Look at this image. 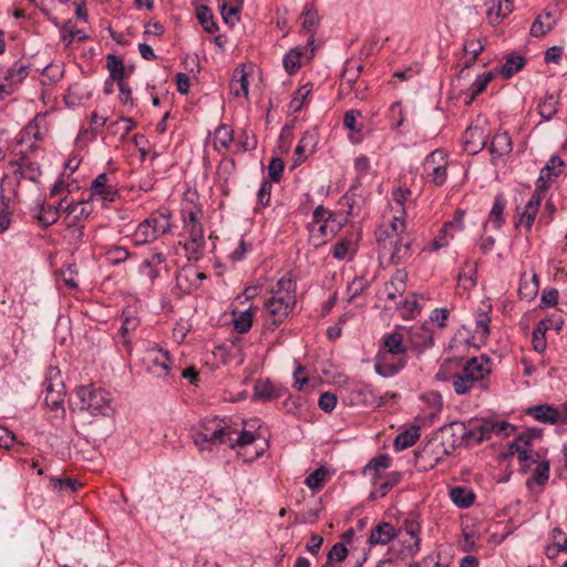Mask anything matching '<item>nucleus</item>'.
Here are the masks:
<instances>
[{"label":"nucleus","instance_id":"obj_1","mask_svg":"<svg viewBox=\"0 0 567 567\" xmlns=\"http://www.w3.org/2000/svg\"><path fill=\"white\" fill-rule=\"evenodd\" d=\"M489 362V359L484 355L480 358L474 357L466 360L458 371L452 372V365L457 362L446 360L441 364L435 378L440 381L451 382L455 393L463 395L468 393L477 384L484 388L482 382L491 373L488 367Z\"/></svg>","mask_w":567,"mask_h":567},{"label":"nucleus","instance_id":"obj_2","mask_svg":"<svg viewBox=\"0 0 567 567\" xmlns=\"http://www.w3.org/2000/svg\"><path fill=\"white\" fill-rule=\"evenodd\" d=\"M409 350L402 333L398 331L385 333L374 358V371L382 378L399 374L406 367Z\"/></svg>","mask_w":567,"mask_h":567},{"label":"nucleus","instance_id":"obj_3","mask_svg":"<svg viewBox=\"0 0 567 567\" xmlns=\"http://www.w3.org/2000/svg\"><path fill=\"white\" fill-rule=\"evenodd\" d=\"M75 394L78 399L75 404L80 412H85L91 416H107L111 414L112 398L106 390L90 384L79 386Z\"/></svg>","mask_w":567,"mask_h":567},{"label":"nucleus","instance_id":"obj_4","mask_svg":"<svg viewBox=\"0 0 567 567\" xmlns=\"http://www.w3.org/2000/svg\"><path fill=\"white\" fill-rule=\"evenodd\" d=\"M230 425L219 417L205 419L200 422L198 429H193V441L199 450L209 449L208 445H226L231 441Z\"/></svg>","mask_w":567,"mask_h":567},{"label":"nucleus","instance_id":"obj_5","mask_svg":"<svg viewBox=\"0 0 567 567\" xmlns=\"http://www.w3.org/2000/svg\"><path fill=\"white\" fill-rule=\"evenodd\" d=\"M17 158L9 162V166L12 168L8 179L12 181L19 186L22 179H29L37 182L41 176V168L37 161V155H29L28 152H17Z\"/></svg>","mask_w":567,"mask_h":567},{"label":"nucleus","instance_id":"obj_6","mask_svg":"<svg viewBox=\"0 0 567 567\" xmlns=\"http://www.w3.org/2000/svg\"><path fill=\"white\" fill-rule=\"evenodd\" d=\"M31 63L27 59L16 61L10 68H0V100L14 93L18 86L28 78Z\"/></svg>","mask_w":567,"mask_h":567},{"label":"nucleus","instance_id":"obj_7","mask_svg":"<svg viewBox=\"0 0 567 567\" xmlns=\"http://www.w3.org/2000/svg\"><path fill=\"white\" fill-rule=\"evenodd\" d=\"M446 153L443 150L431 152L424 159L423 169L429 181L435 186H442L447 179Z\"/></svg>","mask_w":567,"mask_h":567},{"label":"nucleus","instance_id":"obj_8","mask_svg":"<svg viewBox=\"0 0 567 567\" xmlns=\"http://www.w3.org/2000/svg\"><path fill=\"white\" fill-rule=\"evenodd\" d=\"M43 117L38 114L27 126L19 133L17 144L21 146L18 152H28L29 155H37L40 146L38 142L42 141L43 136L40 131V122Z\"/></svg>","mask_w":567,"mask_h":567},{"label":"nucleus","instance_id":"obj_9","mask_svg":"<svg viewBox=\"0 0 567 567\" xmlns=\"http://www.w3.org/2000/svg\"><path fill=\"white\" fill-rule=\"evenodd\" d=\"M296 297H271L265 301V308L270 316L271 322L268 329L272 331L281 324L296 306Z\"/></svg>","mask_w":567,"mask_h":567},{"label":"nucleus","instance_id":"obj_10","mask_svg":"<svg viewBox=\"0 0 567 567\" xmlns=\"http://www.w3.org/2000/svg\"><path fill=\"white\" fill-rule=\"evenodd\" d=\"M184 229L189 235V241L185 245L186 250L197 252L205 244L203 226L198 219L197 212L183 210Z\"/></svg>","mask_w":567,"mask_h":567},{"label":"nucleus","instance_id":"obj_11","mask_svg":"<svg viewBox=\"0 0 567 567\" xmlns=\"http://www.w3.org/2000/svg\"><path fill=\"white\" fill-rule=\"evenodd\" d=\"M91 198H99L104 203H112L118 196L117 189L109 184L105 173L99 174L91 184Z\"/></svg>","mask_w":567,"mask_h":567},{"label":"nucleus","instance_id":"obj_12","mask_svg":"<svg viewBox=\"0 0 567 567\" xmlns=\"http://www.w3.org/2000/svg\"><path fill=\"white\" fill-rule=\"evenodd\" d=\"M148 370L157 372L158 375H166L171 371L172 359L167 350L153 347L146 352Z\"/></svg>","mask_w":567,"mask_h":567},{"label":"nucleus","instance_id":"obj_13","mask_svg":"<svg viewBox=\"0 0 567 567\" xmlns=\"http://www.w3.org/2000/svg\"><path fill=\"white\" fill-rule=\"evenodd\" d=\"M396 538H402L404 536H409L412 543L406 545V555L415 556L420 550V533L421 525L414 519H405L403 525L395 530Z\"/></svg>","mask_w":567,"mask_h":567},{"label":"nucleus","instance_id":"obj_14","mask_svg":"<svg viewBox=\"0 0 567 567\" xmlns=\"http://www.w3.org/2000/svg\"><path fill=\"white\" fill-rule=\"evenodd\" d=\"M302 30L309 34L307 47H312L315 43L316 28L319 24V14L313 3L307 2L300 14Z\"/></svg>","mask_w":567,"mask_h":567},{"label":"nucleus","instance_id":"obj_15","mask_svg":"<svg viewBox=\"0 0 567 567\" xmlns=\"http://www.w3.org/2000/svg\"><path fill=\"white\" fill-rule=\"evenodd\" d=\"M285 389L271 381L258 379L254 383V399L260 401H271L282 396Z\"/></svg>","mask_w":567,"mask_h":567},{"label":"nucleus","instance_id":"obj_16","mask_svg":"<svg viewBox=\"0 0 567 567\" xmlns=\"http://www.w3.org/2000/svg\"><path fill=\"white\" fill-rule=\"evenodd\" d=\"M65 204L66 197L61 199L58 206L45 205L44 203L39 204L37 212L33 214V217L38 219L41 226L49 227L59 219V213L60 210L64 212Z\"/></svg>","mask_w":567,"mask_h":567},{"label":"nucleus","instance_id":"obj_17","mask_svg":"<svg viewBox=\"0 0 567 567\" xmlns=\"http://www.w3.org/2000/svg\"><path fill=\"white\" fill-rule=\"evenodd\" d=\"M463 144L466 152L476 154L481 152L486 144V136L480 126H468L463 134Z\"/></svg>","mask_w":567,"mask_h":567},{"label":"nucleus","instance_id":"obj_18","mask_svg":"<svg viewBox=\"0 0 567 567\" xmlns=\"http://www.w3.org/2000/svg\"><path fill=\"white\" fill-rule=\"evenodd\" d=\"M395 528L388 522L379 523L370 533L368 544L370 547L377 545H388L391 540L396 538Z\"/></svg>","mask_w":567,"mask_h":567},{"label":"nucleus","instance_id":"obj_19","mask_svg":"<svg viewBox=\"0 0 567 567\" xmlns=\"http://www.w3.org/2000/svg\"><path fill=\"white\" fill-rule=\"evenodd\" d=\"M434 344L431 331L424 327H420L411 332L409 349L417 354L426 349L432 348Z\"/></svg>","mask_w":567,"mask_h":567},{"label":"nucleus","instance_id":"obj_20","mask_svg":"<svg viewBox=\"0 0 567 567\" xmlns=\"http://www.w3.org/2000/svg\"><path fill=\"white\" fill-rule=\"evenodd\" d=\"M513 151V142L508 132H497L491 142L489 152L493 158L503 157Z\"/></svg>","mask_w":567,"mask_h":567},{"label":"nucleus","instance_id":"obj_21","mask_svg":"<svg viewBox=\"0 0 567 567\" xmlns=\"http://www.w3.org/2000/svg\"><path fill=\"white\" fill-rule=\"evenodd\" d=\"M171 216L172 213L168 209H159L152 213L150 217L146 218L157 237L171 231Z\"/></svg>","mask_w":567,"mask_h":567},{"label":"nucleus","instance_id":"obj_22","mask_svg":"<svg viewBox=\"0 0 567 567\" xmlns=\"http://www.w3.org/2000/svg\"><path fill=\"white\" fill-rule=\"evenodd\" d=\"M565 167L564 161L559 156H551L545 167L540 171L538 183L547 185L557 178Z\"/></svg>","mask_w":567,"mask_h":567},{"label":"nucleus","instance_id":"obj_23","mask_svg":"<svg viewBox=\"0 0 567 567\" xmlns=\"http://www.w3.org/2000/svg\"><path fill=\"white\" fill-rule=\"evenodd\" d=\"M390 254V261L394 265L402 264L411 257V240L410 238H398L392 245L391 250H385Z\"/></svg>","mask_w":567,"mask_h":567},{"label":"nucleus","instance_id":"obj_24","mask_svg":"<svg viewBox=\"0 0 567 567\" xmlns=\"http://www.w3.org/2000/svg\"><path fill=\"white\" fill-rule=\"evenodd\" d=\"M64 212L68 213L66 220L81 223L92 213V205L89 202L68 203L64 205Z\"/></svg>","mask_w":567,"mask_h":567},{"label":"nucleus","instance_id":"obj_25","mask_svg":"<svg viewBox=\"0 0 567 567\" xmlns=\"http://www.w3.org/2000/svg\"><path fill=\"white\" fill-rule=\"evenodd\" d=\"M420 439V427L415 424L399 433L394 440V451L400 452L413 446Z\"/></svg>","mask_w":567,"mask_h":567},{"label":"nucleus","instance_id":"obj_26","mask_svg":"<svg viewBox=\"0 0 567 567\" xmlns=\"http://www.w3.org/2000/svg\"><path fill=\"white\" fill-rule=\"evenodd\" d=\"M538 292V276L533 272L528 276L524 272L520 277L518 293L522 299L527 301L534 299Z\"/></svg>","mask_w":567,"mask_h":567},{"label":"nucleus","instance_id":"obj_27","mask_svg":"<svg viewBox=\"0 0 567 567\" xmlns=\"http://www.w3.org/2000/svg\"><path fill=\"white\" fill-rule=\"evenodd\" d=\"M556 24V19L553 13L547 11L543 14H539L530 28V34L536 38L544 37L548 32L553 30Z\"/></svg>","mask_w":567,"mask_h":567},{"label":"nucleus","instance_id":"obj_28","mask_svg":"<svg viewBox=\"0 0 567 567\" xmlns=\"http://www.w3.org/2000/svg\"><path fill=\"white\" fill-rule=\"evenodd\" d=\"M505 59V63L497 69V72L506 80L511 79L526 64V60L522 55L507 54Z\"/></svg>","mask_w":567,"mask_h":567},{"label":"nucleus","instance_id":"obj_29","mask_svg":"<svg viewBox=\"0 0 567 567\" xmlns=\"http://www.w3.org/2000/svg\"><path fill=\"white\" fill-rule=\"evenodd\" d=\"M106 68L112 81H115L116 83L125 82L124 79L128 75V72L120 56L115 54H107Z\"/></svg>","mask_w":567,"mask_h":567},{"label":"nucleus","instance_id":"obj_30","mask_svg":"<svg viewBox=\"0 0 567 567\" xmlns=\"http://www.w3.org/2000/svg\"><path fill=\"white\" fill-rule=\"evenodd\" d=\"M360 116L361 112L358 110L347 111L343 116V125L351 132L349 138L353 143H360L362 141L361 131L363 125L357 123V118Z\"/></svg>","mask_w":567,"mask_h":567},{"label":"nucleus","instance_id":"obj_31","mask_svg":"<svg viewBox=\"0 0 567 567\" xmlns=\"http://www.w3.org/2000/svg\"><path fill=\"white\" fill-rule=\"evenodd\" d=\"M451 501L460 508H468L475 501L474 492L466 486H455L450 491Z\"/></svg>","mask_w":567,"mask_h":567},{"label":"nucleus","instance_id":"obj_32","mask_svg":"<svg viewBox=\"0 0 567 567\" xmlns=\"http://www.w3.org/2000/svg\"><path fill=\"white\" fill-rule=\"evenodd\" d=\"M506 207V199L502 194L496 195L494 198L493 207L488 215V221L494 229H499L505 224L504 210Z\"/></svg>","mask_w":567,"mask_h":567},{"label":"nucleus","instance_id":"obj_33","mask_svg":"<svg viewBox=\"0 0 567 567\" xmlns=\"http://www.w3.org/2000/svg\"><path fill=\"white\" fill-rule=\"evenodd\" d=\"M308 48L307 45L306 48L296 47L285 54L282 63L288 74H295L300 69V59L308 52Z\"/></svg>","mask_w":567,"mask_h":567},{"label":"nucleus","instance_id":"obj_34","mask_svg":"<svg viewBox=\"0 0 567 567\" xmlns=\"http://www.w3.org/2000/svg\"><path fill=\"white\" fill-rule=\"evenodd\" d=\"M196 18L207 33L213 34L218 31V24L216 23L214 13L209 7L205 4L197 6Z\"/></svg>","mask_w":567,"mask_h":567},{"label":"nucleus","instance_id":"obj_35","mask_svg":"<svg viewBox=\"0 0 567 567\" xmlns=\"http://www.w3.org/2000/svg\"><path fill=\"white\" fill-rule=\"evenodd\" d=\"M358 394L363 398V402L365 404L375 408L384 406L388 402L389 396V393H385L384 395L378 394L372 384L362 385V388L358 390Z\"/></svg>","mask_w":567,"mask_h":567},{"label":"nucleus","instance_id":"obj_36","mask_svg":"<svg viewBox=\"0 0 567 567\" xmlns=\"http://www.w3.org/2000/svg\"><path fill=\"white\" fill-rule=\"evenodd\" d=\"M158 237L156 236L154 229H152L151 224L146 219L138 224L134 234L132 235V240L135 246L152 243Z\"/></svg>","mask_w":567,"mask_h":567},{"label":"nucleus","instance_id":"obj_37","mask_svg":"<svg viewBox=\"0 0 567 567\" xmlns=\"http://www.w3.org/2000/svg\"><path fill=\"white\" fill-rule=\"evenodd\" d=\"M558 96L554 93H546L543 101L539 102L537 111L544 121L551 120L558 111Z\"/></svg>","mask_w":567,"mask_h":567},{"label":"nucleus","instance_id":"obj_38","mask_svg":"<svg viewBox=\"0 0 567 567\" xmlns=\"http://www.w3.org/2000/svg\"><path fill=\"white\" fill-rule=\"evenodd\" d=\"M317 145L316 134L312 132H305L295 150L297 161L303 162L307 158V153L311 154Z\"/></svg>","mask_w":567,"mask_h":567},{"label":"nucleus","instance_id":"obj_39","mask_svg":"<svg viewBox=\"0 0 567 567\" xmlns=\"http://www.w3.org/2000/svg\"><path fill=\"white\" fill-rule=\"evenodd\" d=\"M45 395L52 393H64V383L58 368H49L43 383Z\"/></svg>","mask_w":567,"mask_h":567},{"label":"nucleus","instance_id":"obj_40","mask_svg":"<svg viewBox=\"0 0 567 567\" xmlns=\"http://www.w3.org/2000/svg\"><path fill=\"white\" fill-rule=\"evenodd\" d=\"M50 485L53 491L62 495H71L82 486V484L78 480L72 477H51Z\"/></svg>","mask_w":567,"mask_h":567},{"label":"nucleus","instance_id":"obj_41","mask_svg":"<svg viewBox=\"0 0 567 567\" xmlns=\"http://www.w3.org/2000/svg\"><path fill=\"white\" fill-rule=\"evenodd\" d=\"M230 432L231 441L226 443V445H228L230 449H244L252 444L256 440V436L252 432L246 431L244 429L239 432L235 427L230 426Z\"/></svg>","mask_w":567,"mask_h":567},{"label":"nucleus","instance_id":"obj_42","mask_svg":"<svg viewBox=\"0 0 567 567\" xmlns=\"http://www.w3.org/2000/svg\"><path fill=\"white\" fill-rule=\"evenodd\" d=\"M357 252V245L349 238L338 241L332 248V256L338 260L352 259Z\"/></svg>","mask_w":567,"mask_h":567},{"label":"nucleus","instance_id":"obj_43","mask_svg":"<svg viewBox=\"0 0 567 567\" xmlns=\"http://www.w3.org/2000/svg\"><path fill=\"white\" fill-rule=\"evenodd\" d=\"M374 237L379 246L380 252L385 255V250H391L392 245L395 241L394 234H391L388 226L380 225L374 230Z\"/></svg>","mask_w":567,"mask_h":567},{"label":"nucleus","instance_id":"obj_44","mask_svg":"<svg viewBox=\"0 0 567 567\" xmlns=\"http://www.w3.org/2000/svg\"><path fill=\"white\" fill-rule=\"evenodd\" d=\"M122 324L118 333L131 336L140 326V319L135 315V311L131 308L123 310L121 315Z\"/></svg>","mask_w":567,"mask_h":567},{"label":"nucleus","instance_id":"obj_45","mask_svg":"<svg viewBox=\"0 0 567 567\" xmlns=\"http://www.w3.org/2000/svg\"><path fill=\"white\" fill-rule=\"evenodd\" d=\"M549 320H540L536 328L533 331V347L534 350L538 353H543L546 350L547 342H546V331L550 329V326H548Z\"/></svg>","mask_w":567,"mask_h":567},{"label":"nucleus","instance_id":"obj_46","mask_svg":"<svg viewBox=\"0 0 567 567\" xmlns=\"http://www.w3.org/2000/svg\"><path fill=\"white\" fill-rule=\"evenodd\" d=\"M550 463L545 460L537 464L534 470L533 476L526 481L527 487L532 486V483H536L539 486H544L549 478Z\"/></svg>","mask_w":567,"mask_h":567},{"label":"nucleus","instance_id":"obj_47","mask_svg":"<svg viewBox=\"0 0 567 567\" xmlns=\"http://www.w3.org/2000/svg\"><path fill=\"white\" fill-rule=\"evenodd\" d=\"M370 168H371L370 158L368 156L360 155V156L354 158V169H355V173H357V177H355L353 184L351 185L352 186V192L353 190H358L361 187L362 178L364 176H367V174L369 173Z\"/></svg>","mask_w":567,"mask_h":567},{"label":"nucleus","instance_id":"obj_48","mask_svg":"<svg viewBox=\"0 0 567 567\" xmlns=\"http://www.w3.org/2000/svg\"><path fill=\"white\" fill-rule=\"evenodd\" d=\"M312 83H306L305 85L300 86L293 94L290 103H289V110L292 113H298L301 111L307 97L312 92Z\"/></svg>","mask_w":567,"mask_h":567},{"label":"nucleus","instance_id":"obj_49","mask_svg":"<svg viewBox=\"0 0 567 567\" xmlns=\"http://www.w3.org/2000/svg\"><path fill=\"white\" fill-rule=\"evenodd\" d=\"M494 72L483 73L476 76L475 81L472 83L470 87V100L467 104L472 103L482 92L485 91L488 83L494 79Z\"/></svg>","mask_w":567,"mask_h":567},{"label":"nucleus","instance_id":"obj_50","mask_svg":"<svg viewBox=\"0 0 567 567\" xmlns=\"http://www.w3.org/2000/svg\"><path fill=\"white\" fill-rule=\"evenodd\" d=\"M537 214L538 209L533 208L530 205H525L523 212H518L519 218L515 221V228H524L526 233H529Z\"/></svg>","mask_w":567,"mask_h":567},{"label":"nucleus","instance_id":"obj_51","mask_svg":"<svg viewBox=\"0 0 567 567\" xmlns=\"http://www.w3.org/2000/svg\"><path fill=\"white\" fill-rule=\"evenodd\" d=\"M272 297H296V282L288 277L280 278L272 289Z\"/></svg>","mask_w":567,"mask_h":567},{"label":"nucleus","instance_id":"obj_52","mask_svg":"<svg viewBox=\"0 0 567 567\" xmlns=\"http://www.w3.org/2000/svg\"><path fill=\"white\" fill-rule=\"evenodd\" d=\"M255 310L252 308H248L245 311H241L235 319H234V329L240 333H247L251 326H252V319L255 315Z\"/></svg>","mask_w":567,"mask_h":567},{"label":"nucleus","instance_id":"obj_53","mask_svg":"<svg viewBox=\"0 0 567 567\" xmlns=\"http://www.w3.org/2000/svg\"><path fill=\"white\" fill-rule=\"evenodd\" d=\"M492 309L491 305H487L484 309H480L476 317V332L481 333V339H487L489 336V323L491 317L489 311Z\"/></svg>","mask_w":567,"mask_h":567},{"label":"nucleus","instance_id":"obj_54","mask_svg":"<svg viewBox=\"0 0 567 567\" xmlns=\"http://www.w3.org/2000/svg\"><path fill=\"white\" fill-rule=\"evenodd\" d=\"M553 544L547 546L546 555L550 556V550H555V553H560L567 550V536L563 532L561 528L555 527L551 530Z\"/></svg>","mask_w":567,"mask_h":567},{"label":"nucleus","instance_id":"obj_55","mask_svg":"<svg viewBox=\"0 0 567 567\" xmlns=\"http://www.w3.org/2000/svg\"><path fill=\"white\" fill-rule=\"evenodd\" d=\"M362 69V64H358L352 68L350 66V63H347L342 73V81H344V84H347V92L354 91L355 84L358 82Z\"/></svg>","mask_w":567,"mask_h":567},{"label":"nucleus","instance_id":"obj_56","mask_svg":"<svg viewBox=\"0 0 567 567\" xmlns=\"http://www.w3.org/2000/svg\"><path fill=\"white\" fill-rule=\"evenodd\" d=\"M443 432H451L453 437L451 445L453 447L462 446L464 443L465 423L463 422H451L449 425L442 427Z\"/></svg>","mask_w":567,"mask_h":567},{"label":"nucleus","instance_id":"obj_57","mask_svg":"<svg viewBox=\"0 0 567 567\" xmlns=\"http://www.w3.org/2000/svg\"><path fill=\"white\" fill-rule=\"evenodd\" d=\"M391 458L383 454L375 458H372L369 464L364 467L363 473L377 476L380 471L386 470L390 466Z\"/></svg>","mask_w":567,"mask_h":567},{"label":"nucleus","instance_id":"obj_58","mask_svg":"<svg viewBox=\"0 0 567 567\" xmlns=\"http://www.w3.org/2000/svg\"><path fill=\"white\" fill-rule=\"evenodd\" d=\"M513 11V2L511 0L498 1L497 7L493 6L488 10V18L492 22H498L499 19L507 17Z\"/></svg>","mask_w":567,"mask_h":567},{"label":"nucleus","instance_id":"obj_59","mask_svg":"<svg viewBox=\"0 0 567 567\" xmlns=\"http://www.w3.org/2000/svg\"><path fill=\"white\" fill-rule=\"evenodd\" d=\"M240 9L238 4L227 6V3L220 4V13L226 24L234 27L240 20Z\"/></svg>","mask_w":567,"mask_h":567},{"label":"nucleus","instance_id":"obj_60","mask_svg":"<svg viewBox=\"0 0 567 567\" xmlns=\"http://www.w3.org/2000/svg\"><path fill=\"white\" fill-rule=\"evenodd\" d=\"M66 237L71 244H80L84 237V225L82 223L66 220Z\"/></svg>","mask_w":567,"mask_h":567},{"label":"nucleus","instance_id":"obj_61","mask_svg":"<svg viewBox=\"0 0 567 567\" xmlns=\"http://www.w3.org/2000/svg\"><path fill=\"white\" fill-rule=\"evenodd\" d=\"M106 259L111 265H120L128 259L130 252L125 247L112 246L105 252Z\"/></svg>","mask_w":567,"mask_h":567},{"label":"nucleus","instance_id":"obj_62","mask_svg":"<svg viewBox=\"0 0 567 567\" xmlns=\"http://www.w3.org/2000/svg\"><path fill=\"white\" fill-rule=\"evenodd\" d=\"M391 234H394L395 239L398 238H409L406 235V221L405 215L400 214L399 216H394L389 225H386Z\"/></svg>","mask_w":567,"mask_h":567},{"label":"nucleus","instance_id":"obj_63","mask_svg":"<svg viewBox=\"0 0 567 567\" xmlns=\"http://www.w3.org/2000/svg\"><path fill=\"white\" fill-rule=\"evenodd\" d=\"M326 480L327 471L323 467H319L306 477L305 484L311 489H319L323 486Z\"/></svg>","mask_w":567,"mask_h":567},{"label":"nucleus","instance_id":"obj_64","mask_svg":"<svg viewBox=\"0 0 567 567\" xmlns=\"http://www.w3.org/2000/svg\"><path fill=\"white\" fill-rule=\"evenodd\" d=\"M234 138V131L230 126L220 124L215 130V140L220 144L221 147L228 148Z\"/></svg>","mask_w":567,"mask_h":567}]
</instances>
